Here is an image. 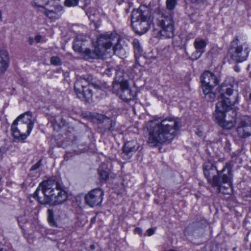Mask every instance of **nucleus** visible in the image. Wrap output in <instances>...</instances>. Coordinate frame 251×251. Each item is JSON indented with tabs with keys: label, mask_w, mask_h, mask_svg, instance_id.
Returning <instances> with one entry per match:
<instances>
[{
	"label": "nucleus",
	"mask_w": 251,
	"mask_h": 251,
	"mask_svg": "<svg viewBox=\"0 0 251 251\" xmlns=\"http://www.w3.org/2000/svg\"><path fill=\"white\" fill-rule=\"evenodd\" d=\"M220 162L215 164L209 162L204 163L203 165V173L208 183L216 188L218 192L225 195L230 194L232 192V166L230 163H226L220 170Z\"/></svg>",
	"instance_id": "obj_1"
},
{
	"label": "nucleus",
	"mask_w": 251,
	"mask_h": 251,
	"mask_svg": "<svg viewBox=\"0 0 251 251\" xmlns=\"http://www.w3.org/2000/svg\"><path fill=\"white\" fill-rule=\"evenodd\" d=\"M178 128V122L175 118H167L160 122L150 121L147 124L148 142L153 147L170 143L176 135Z\"/></svg>",
	"instance_id": "obj_2"
},
{
	"label": "nucleus",
	"mask_w": 251,
	"mask_h": 251,
	"mask_svg": "<svg viewBox=\"0 0 251 251\" xmlns=\"http://www.w3.org/2000/svg\"><path fill=\"white\" fill-rule=\"evenodd\" d=\"M33 197L42 204H61L68 196L62 184L54 180H48L40 184Z\"/></svg>",
	"instance_id": "obj_3"
},
{
	"label": "nucleus",
	"mask_w": 251,
	"mask_h": 251,
	"mask_svg": "<svg viewBox=\"0 0 251 251\" xmlns=\"http://www.w3.org/2000/svg\"><path fill=\"white\" fill-rule=\"evenodd\" d=\"M238 94L233 90L232 86L226 88L224 92L220 94L215 116L218 124L224 128L230 129L234 126L235 120L226 119V113L238 102Z\"/></svg>",
	"instance_id": "obj_4"
},
{
	"label": "nucleus",
	"mask_w": 251,
	"mask_h": 251,
	"mask_svg": "<svg viewBox=\"0 0 251 251\" xmlns=\"http://www.w3.org/2000/svg\"><path fill=\"white\" fill-rule=\"evenodd\" d=\"M151 25V11L149 7L141 5L132 10L131 14V25L135 32L139 34L146 33Z\"/></svg>",
	"instance_id": "obj_5"
},
{
	"label": "nucleus",
	"mask_w": 251,
	"mask_h": 251,
	"mask_svg": "<svg viewBox=\"0 0 251 251\" xmlns=\"http://www.w3.org/2000/svg\"><path fill=\"white\" fill-rule=\"evenodd\" d=\"M34 122L30 112H26L19 116L13 123L11 130L13 136L19 140H24L29 134Z\"/></svg>",
	"instance_id": "obj_6"
},
{
	"label": "nucleus",
	"mask_w": 251,
	"mask_h": 251,
	"mask_svg": "<svg viewBox=\"0 0 251 251\" xmlns=\"http://www.w3.org/2000/svg\"><path fill=\"white\" fill-rule=\"evenodd\" d=\"M91 76H82L78 78L74 84L75 92L79 99L90 102L92 100L93 89L99 90L100 87L92 82Z\"/></svg>",
	"instance_id": "obj_7"
},
{
	"label": "nucleus",
	"mask_w": 251,
	"mask_h": 251,
	"mask_svg": "<svg viewBox=\"0 0 251 251\" xmlns=\"http://www.w3.org/2000/svg\"><path fill=\"white\" fill-rule=\"evenodd\" d=\"M156 25L160 27L158 36L163 38H172L174 36V22L173 14L166 10L159 11L157 13Z\"/></svg>",
	"instance_id": "obj_8"
},
{
	"label": "nucleus",
	"mask_w": 251,
	"mask_h": 251,
	"mask_svg": "<svg viewBox=\"0 0 251 251\" xmlns=\"http://www.w3.org/2000/svg\"><path fill=\"white\" fill-rule=\"evenodd\" d=\"M250 50L246 43H242L236 36L231 42L228 53L230 58L235 62L239 63L246 60Z\"/></svg>",
	"instance_id": "obj_9"
},
{
	"label": "nucleus",
	"mask_w": 251,
	"mask_h": 251,
	"mask_svg": "<svg viewBox=\"0 0 251 251\" xmlns=\"http://www.w3.org/2000/svg\"><path fill=\"white\" fill-rule=\"evenodd\" d=\"M118 75L113 83V90L120 95L124 100H132L135 96L134 93L130 89L128 83L124 78V73L119 72Z\"/></svg>",
	"instance_id": "obj_10"
},
{
	"label": "nucleus",
	"mask_w": 251,
	"mask_h": 251,
	"mask_svg": "<svg viewBox=\"0 0 251 251\" xmlns=\"http://www.w3.org/2000/svg\"><path fill=\"white\" fill-rule=\"evenodd\" d=\"M236 131L240 138L245 139L251 136V117L248 115L239 116L236 119Z\"/></svg>",
	"instance_id": "obj_11"
},
{
	"label": "nucleus",
	"mask_w": 251,
	"mask_h": 251,
	"mask_svg": "<svg viewBox=\"0 0 251 251\" xmlns=\"http://www.w3.org/2000/svg\"><path fill=\"white\" fill-rule=\"evenodd\" d=\"M73 49L75 51L82 53L87 59L99 57L103 52V50H100L99 48H95L92 51L88 49L84 48L83 41L78 38H76L74 42Z\"/></svg>",
	"instance_id": "obj_12"
},
{
	"label": "nucleus",
	"mask_w": 251,
	"mask_h": 251,
	"mask_svg": "<svg viewBox=\"0 0 251 251\" xmlns=\"http://www.w3.org/2000/svg\"><path fill=\"white\" fill-rule=\"evenodd\" d=\"M103 191L100 188L91 190L85 196L86 203L91 207L100 205L103 200Z\"/></svg>",
	"instance_id": "obj_13"
},
{
	"label": "nucleus",
	"mask_w": 251,
	"mask_h": 251,
	"mask_svg": "<svg viewBox=\"0 0 251 251\" xmlns=\"http://www.w3.org/2000/svg\"><path fill=\"white\" fill-rule=\"evenodd\" d=\"M116 37L111 33H105L100 35L98 38V46L95 47V48H99L100 50H103L102 53L99 57L104 54L105 50L110 49L114 44Z\"/></svg>",
	"instance_id": "obj_14"
},
{
	"label": "nucleus",
	"mask_w": 251,
	"mask_h": 251,
	"mask_svg": "<svg viewBox=\"0 0 251 251\" xmlns=\"http://www.w3.org/2000/svg\"><path fill=\"white\" fill-rule=\"evenodd\" d=\"M44 9L43 14L51 20L59 19L63 13V7L54 2L48 4Z\"/></svg>",
	"instance_id": "obj_15"
},
{
	"label": "nucleus",
	"mask_w": 251,
	"mask_h": 251,
	"mask_svg": "<svg viewBox=\"0 0 251 251\" xmlns=\"http://www.w3.org/2000/svg\"><path fill=\"white\" fill-rule=\"evenodd\" d=\"M201 87L214 88L219 83L218 77L209 71H204L201 76Z\"/></svg>",
	"instance_id": "obj_16"
},
{
	"label": "nucleus",
	"mask_w": 251,
	"mask_h": 251,
	"mask_svg": "<svg viewBox=\"0 0 251 251\" xmlns=\"http://www.w3.org/2000/svg\"><path fill=\"white\" fill-rule=\"evenodd\" d=\"M138 148L139 146L136 141H132L126 142L123 148L122 157L125 160L129 159Z\"/></svg>",
	"instance_id": "obj_17"
},
{
	"label": "nucleus",
	"mask_w": 251,
	"mask_h": 251,
	"mask_svg": "<svg viewBox=\"0 0 251 251\" xmlns=\"http://www.w3.org/2000/svg\"><path fill=\"white\" fill-rule=\"evenodd\" d=\"M9 55L5 50H0V74H3L9 66Z\"/></svg>",
	"instance_id": "obj_18"
},
{
	"label": "nucleus",
	"mask_w": 251,
	"mask_h": 251,
	"mask_svg": "<svg viewBox=\"0 0 251 251\" xmlns=\"http://www.w3.org/2000/svg\"><path fill=\"white\" fill-rule=\"evenodd\" d=\"M194 45L196 50L197 53H199L198 56L195 57V59H197L199 58L201 55L204 52V48L206 45V43L203 40L196 39L194 43Z\"/></svg>",
	"instance_id": "obj_19"
},
{
	"label": "nucleus",
	"mask_w": 251,
	"mask_h": 251,
	"mask_svg": "<svg viewBox=\"0 0 251 251\" xmlns=\"http://www.w3.org/2000/svg\"><path fill=\"white\" fill-rule=\"evenodd\" d=\"M103 127L105 131L111 132L114 130L115 122L109 118H105L103 119Z\"/></svg>",
	"instance_id": "obj_20"
},
{
	"label": "nucleus",
	"mask_w": 251,
	"mask_h": 251,
	"mask_svg": "<svg viewBox=\"0 0 251 251\" xmlns=\"http://www.w3.org/2000/svg\"><path fill=\"white\" fill-rule=\"evenodd\" d=\"M205 98L208 101H213L216 98V94L212 91L213 88L201 87Z\"/></svg>",
	"instance_id": "obj_21"
},
{
	"label": "nucleus",
	"mask_w": 251,
	"mask_h": 251,
	"mask_svg": "<svg viewBox=\"0 0 251 251\" xmlns=\"http://www.w3.org/2000/svg\"><path fill=\"white\" fill-rule=\"evenodd\" d=\"M133 45L134 50L135 56L137 58L140 56L143 52V50L138 40H134L133 41Z\"/></svg>",
	"instance_id": "obj_22"
},
{
	"label": "nucleus",
	"mask_w": 251,
	"mask_h": 251,
	"mask_svg": "<svg viewBox=\"0 0 251 251\" xmlns=\"http://www.w3.org/2000/svg\"><path fill=\"white\" fill-rule=\"evenodd\" d=\"M177 3V0H166V8L169 10L168 13H171L173 14V11L175 8Z\"/></svg>",
	"instance_id": "obj_23"
},
{
	"label": "nucleus",
	"mask_w": 251,
	"mask_h": 251,
	"mask_svg": "<svg viewBox=\"0 0 251 251\" xmlns=\"http://www.w3.org/2000/svg\"><path fill=\"white\" fill-rule=\"evenodd\" d=\"M48 221L50 225L52 226H57V224L54 219L53 211L52 209H48Z\"/></svg>",
	"instance_id": "obj_24"
},
{
	"label": "nucleus",
	"mask_w": 251,
	"mask_h": 251,
	"mask_svg": "<svg viewBox=\"0 0 251 251\" xmlns=\"http://www.w3.org/2000/svg\"><path fill=\"white\" fill-rule=\"evenodd\" d=\"M49 0H33L32 4L34 7L45 8L49 3Z\"/></svg>",
	"instance_id": "obj_25"
},
{
	"label": "nucleus",
	"mask_w": 251,
	"mask_h": 251,
	"mask_svg": "<svg viewBox=\"0 0 251 251\" xmlns=\"http://www.w3.org/2000/svg\"><path fill=\"white\" fill-rule=\"evenodd\" d=\"M119 72H123L122 70L116 69H115V68H114L113 67H108L105 70V74L106 75H111L113 73H115V77L114 80L116 79L117 76L118 75H119L118 74Z\"/></svg>",
	"instance_id": "obj_26"
},
{
	"label": "nucleus",
	"mask_w": 251,
	"mask_h": 251,
	"mask_svg": "<svg viewBox=\"0 0 251 251\" xmlns=\"http://www.w3.org/2000/svg\"><path fill=\"white\" fill-rule=\"evenodd\" d=\"M114 45L112 48V50L114 54H116L118 52L119 50L122 49V46L119 44V38L118 37H116L115 40L114 42Z\"/></svg>",
	"instance_id": "obj_27"
},
{
	"label": "nucleus",
	"mask_w": 251,
	"mask_h": 251,
	"mask_svg": "<svg viewBox=\"0 0 251 251\" xmlns=\"http://www.w3.org/2000/svg\"><path fill=\"white\" fill-rule=\"evenodd\" d=\"M99 172L100 174V178L101 180L104 181L107 180L108 178L109 174L106 171H103L101 170L100 169H99Z\"/></svg>",
	"instance_id": "obj_28"
},
{
	"label": "nucleus",
	"mask_w": 251,
	"mask_h": 251,
	"mask_svg": "<svg viewBox=\"0 0 251 251\" xmlns=\"http://www.w3.org/2000/svg\"><path fill=\"white\" fill-rule=\"evenodd\" d=\"M50 63L55 66H59L61 64V61L58 56H52L50 58Z\"/></svg>",
	"instance_id": "obj_29"
},
{
	"label": "nucleus",
	"mask_w": 251,
	"mask_h": 251,
	"mask_svg": "<svg viewBox=\"0 0 251 251\" xmlns=\"http://www.w3.org/2000/svg\"><path fill=\"white\" fill-rule=\"evenodd\" d=\"M79 0H65V5L67 7L75 6L77 5Z\"/></svg>",
	"instance_id": "obj_30"
},
{
	"label": "nucleus",
	"mask_w": 251,
	"mask_h": 251,
	"mask_svg": "<svg viewBox=\"0 0 251 251\" xmlns=\"http://www.w3.org/2000/svg\"><path fill=\"white\" fill-rule=\"evenodd\" d=\"M224 149L226 151L228 152L230 151V143L229 140L227 138H225L224 139Z\"/></svg>",
	"instance_id": "obj_31"
},
{
	"label": "nucleus",
	"mask_w": 251,
	"mask_h": 251,
	"mask_svg": "<svg viewBox=\"0 0 251 251\" xmlns=\"http://www.w3.org/2000/svg\"><path fill=\"white\" fill-rule=\"evenodd\" d=\"M213 247L212 245H207L198 251H215V250H213Z\"/></svg>",
	"instance_id": "obj_32"
},
{
	"label": "nucleus",
	"mask_w": 251,
	"mask_h": 251,
	"mask_svg": "<svg viewBox=\"0 0 251 251\" xmlns=\"http://www.w3.org/2000/svg\"><path fill=\"white\" fill-rule=\"evenodd\" d=\"M42 160H39L36 164L33 165L30 169V171H34L38 169L41 165Z\"/></svg>",
	"instance_id": "obj_33"
},
{
	"label": "nucleus",
	"mask_w": 251,
	"mask_h": 251,
	"mask_svg": "<svg viewBox=\"0 0 251 251\" xmlns=\"http://www.w3.org/2000/svg\"><path fill=\"white\" fill-rule=\"evenodd\" d=\"M90 251H94L95 250L96 251H102L100 248L97 245L92 244L90 246Z\"/></svg>",
	"instance_id": "obj_34"
},
{
	"label": "nucleus",
	"mask_w": 251,
	"mask_h": 251,
	"mask_svg": "<svg viewBox=\"0 0 251 251\" xmlns=\"http://www.w3.org/2000/svg\"><path fill=\"white\" fill-rule=\"evenodd\" d=\"M207 0H191V1L193 3H195L197 4H201L203 3L204 2L206 1Z\"/></svg>",
	"instance_id": "obj_35"
},
{
	"label": "nucleus",
	"mask_w": 251,
	"mask_h": 251,
	"mask_svg": "<svg viewBox=\"0 0 251 251\" xmlns=\"http://www.w3.org/2000/svg\"><path fill=\"white\" fill-rule=\"evenodd\" d=\"M154 230L152 228H149L147 230V233L149 236H151L154 233Z\"/></svg>",
	"instance_id": "obj_36"
},
{
	"label": "nucleus",
	"mask_w": 251,
	"mask_h": 251,
	"mask_svg": "<svg viewBox=\"0 0 251 251\" xmlns=\"http://www.w3.org/2000/svg\"><path fill=\"white\" fill-rule=\"evenodd\" d=\"M134 232L136 233H137V234H141L142 230L141 228H140V227H136L135 229V230H134Z\"/></svg>",
	"instance_id": "obj_37"
},
{
	"label": "nucleus",
	"mask_w": 251,
	"mask_h": 251,
	"mask_svg": "<svg viewBox=\"0 0 251 251\" xmlns=\"http://www.w3.org/2000/svg\"><path fill=\"white\" fill-rule=\"evenodd\" d=\"M41 39V36L40 35H37L35 37V40L37 43H39Z\"/></svg>",
	"instance_id": "obj_38"
},
{
	"label": "nucleus",
	"mask_w": 251,
	"mask_h": 251,
	"mask_svg": "<svg viewBox=\"0 0 251 251\" xmlns=\"http://www.w3.org/2000/svg\"><path fill=\"white\" fill-rule=\"evenodd\" d=\"M5 151V149L3 148H0V152H4Z\"/></svg>",
	"instance_id": "obj_39"
},
{
	"label": "nucleus",
	"mask_w": 251,
	"mask_h": 251,
	"mask_svg": "<svg viewBox=\"0 0 251 251\" xmlns=\"http://www.w3.org/2000/svg\"><path fill=\"white\" fill-rule=\"evenodd\" d=\"M95 218H96L95 217H94L92 219V222H94L95 221Z\"/></svg>",
	"instance_id": "obj_40"
},
{
	"label": "nucleus",
	"mask_w": 251,
	"mask_h": 251,
	"mask_svg": "<svg viewBox=\"0 0 251 251\" xmlns=\"http://www.w3.org/2000/svg\"><path fill=\"white\" fill-rule=\"evenodd\" d=\"M0 251H7L5 249H1L0 250Z\"/></svg>",
	"instance_id": "obj_41"
},
{
	"label": "nucleus",
	"mask_w": 251,
	"mask_h": 251,
	"mask_svg": "<svg viewBox=\"0 0 251 251\" xmlns=\"http://www.w3.org/2000/svg\"><path fill=\"white\" fill-rule=\"evenodd\" d=\"M249 99L251 100V93L250 94Z\"/></svg>",
	"instance_id": "obj_42"
},
{
	"label": "nucleus",
	"mask_w": 251,
	"mask_h": 251,
	"mask_svg": "<svg viewBox=\"0 0 251 251\" xmlns=\"http://www.w3.org/2000/svg\"><path fill=\"white\" fill-rule=\"evenodd\" d=\"M235 71L238 72V69H235Z\"/></svg>",
	"instance_id": "obj_43"
},
{
	"label": "nucleus",
	"mask_w": 251,
	"mask_h": 251,
	"mask_svg": "<svg viewBox=\"0 0 251 251\" xmlns=\"http://www.w3.org/2000/svg\"><path fill=\"white\" fill-rule=\"evenodd\" d=\"M235 71L238 72V69H235Z\"/></svg>",
	"instance_id": "obj_44"
},
{
	"label": "nucleus",
	"mask_w": 251,
	"mask_h": 251,
	"mask_svg": "<svg viewBox=\"0 0 251 251\" xmlns=\"http://www.w3.org/2000/svg\"><path fill=\"white\" fill-rule=\"evenodd\" d=\"M1 176L0 175V181L1 180Z\"/></svg>",
	"instance_id": "obj_45"
},
{
	"label": "nucleus",
	"mask_w": 251,
	"mask_h": 251,
	"mask_svg": "<svg viewBox=\"0 0 251 251\" xmlns=\"http://www.w3.org/2000/svg\"><path fill=\"white\" fill-rule=\"evenodd\" d=\"M250 171L251 172V167H250Z\"/></svg>",
	"instance_id": "obj_46"
}]
</instances>
